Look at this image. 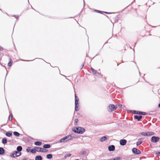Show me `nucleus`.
<instances>
[{"instance_id": "18", "label": "nucleus", "mask_w": 160, "mask_h": 160, "mask_svg": "<svg viewBox=\"0 0 160 160\" xmlns=\"http://www.w3.org/2000/svg\"><path fill=\"white\" fill-rule=\"evenodd\" d=\"M6 135L8 137H10L12 135V133L11 131L7 132L6 133Z\"/></svg>"}, {"instance_id": "33", "label": "nucleus", "mask_w": 160, "mask_h": 160, "mask_svg": "<svg viewBox=\"0 0 160 160\" xmlns=\"http://www.w3.org/2000/svg\"><path fill=\"white\" fill-rule=\"evenodd\" d=\"M31 150V149H30V147H28L26 149V151L27 152H29Z\"/></svg>"}, {"instance_id": "9", "label": "nucleus", "mask_w": 160, "mask_h": 160, "mask_svg": "<svg viewBox=\"0 0 160 160\" xmlns=\"http://www.w3.org/2000/svg\"><path fill=\"white\" fill-rule=\"evenodd\" d=\"M132 151L133 153L136 154H139L141 153V152L140 150L135 148H132Z\"/></svg>"}, {"instance_id": "14", "label": "nucleus", "mask_w": 160, "mask_h": 160, "mask_svg": "<svg viewBox=\"0 0 160 160\" xmlns=\"http://www.w3.org/2000/svg\"><path fill=\"white\" fill-rule=\"evenodd\" d=\"M34 149L35 150L36 152L37 151L38 152H41L42 148H40L37 147H35L34 148Z\"/></svg>"}, {"instance_id": "6", "label": "nucleus", "mask_w": 160, "mask_h": 160, "mask_svg": "<svg viewBox=\"0 0 160 160\" xmlns=\"http://www.w3.org/2000/svg\"><path fill=\"white\" fill-rule=\"evenodd\" d=\"M130 112L134 113V114H140L143 115H145L147 114V113L146 112L138 111L131 110L130 111Z\"/></svg>"}, {"instance_id": "23", "label": "nucleus", "mask_w": 160, "mask_h": 160, "mask_svg": "<svg viewBox=\"0 0 160 160\" xmlns=\"http://www.w3.org/2000/svg\"><path fill=\"white\" fill-rule=\"evenodd\" d=\"M46 157L48 159H50L52 158V155L51 154H49L47 155Z\"/></svg>"}, {"instance_id": "28", "label": "nucleus", "mask_w": 160, "mask_h": 160, "mask_svg": "<svg viewBox=\"0 0 160 160\" xmlns=\"http://www.w3.org/2000/svg\"><path fill=\"white\" fill-rule=\"evenodd\" d=\"M142 142V141H138L137 142L136 144L137 146L140 145Z\"/></svg>"}, {"instance_id": "20", "label": "nucleus", "mask_w": 160, "mask_h": 160, "mask_svg": "<svg viewBox=\"0 0 160 160\" xmlns=\"http://www.w3.org/2000/svg\"><path fill=\"white\" fill-rule=\"evenodd\" d=\"M17 150L18 152H21L22 150V147L21 146H18L17 148Z\"/></svg>"}, {"instance_id": "11", "label": "nucleus", "mask_w": 160, "mask_h": 160, "mask_svg": "<svg viewBox=\"0 0 160 160\" xmlns=\"http://www.w3.org/2000/svg\"><path fill=\"white\" fill-rule=\"evenodd\" d=\"M108 149L110 151H114L115 149V147L114 145L109 146L108 147Z\"/></svg>"}, {"instance_id": "10", "label": "nucleus", "mask_w": 160, "mask_h": 160, "mask_svg": "<svg viewBox=\"0 0 160 160\" xmlns=\"http://www.w3.org/2000/svg\"><path fill=\"white\" fill-rule=\"evenodd\" d=\"M127 142V141L125 139H121L120 141V144L122 146L125 145Z\"/></svg>"}, {"instance_id": "21", "label": "nucleus", "mask_w": 160, "mask_h": 160, "mask_svg": "<svg viewBox=\"0 0 160 160\" xmlns=\"http://www.w3.org/2000/svg\"><path fill=\"white\" fill-rule=\"evenodd\" d=\"M2 142L3 144H5L7 142V140L6 138H3L2 140Z\"/></svg>"}, {"instance_id": "15", "label": "nucleus", "mask_w": 160, "mask_h": 160, "mask_svg": "<svg viewBox=\"0 0 160 160\" xmlns=\"http://www.w3.org/2000/svg\"><path fill=\"white\" fill-rule=\"evenodd\" d=\"M5 149L2 147H0V155H3L5 153Z\"/></svg>"}, {"instance_id": "7", "label": "nucleus", "mask_w": 160, "mask_h": 160, "mask_svg": "<svg viewBox=\"0 0 160 160\" xmlns=\"http://www.w3.org/2000/svg\"><path fill=\"white\" fill-rule=\"evenodd\" d=\"M141 135L143 136H152L154 134L152 132H142L140 133Z\"/></svg>"}, {"instance_id": "44", "label": "nucleus", "mask_w": 160, "mask_h": 160, "mask_svg": "<svg viewBox=\"0 0 160 160\" xmlns=\"http://www.w3.org/2000/svg\"><path fill=\"white\" fill-rule=\"evenodd\" d=\"M6 14H7L9 16V15H8V13H7Z\"/></svg>"}, {"instance_id": "29", "label": "nucleus", "mask_w": 160, "mask_h": 160, "mask_svg": "<svg viewBox=\"0 0 160 160\" xmlns=\"http://www.w3.org/2000/svg\"><path fill=\"white\" fill-rule=\"evenodd\" d=\"M12 114H11L9 115V120L10 121H11L12 119Z\"/></svg>"}, {"instance_id": "38", "label": "nucleus", "mask_w": 160, "mask_h": 160, "mask_svg": "<svg viewBox=\"0 0 160 160\" xmlns=\"http://www.w3.org/2000/svg\"><path fill=\"white\" fill-rule=\"evenodd\" d=\"M156 154L160 156V152H157Z\"/></svg>"}, {"instance_id": "36", "label": "nucleus", "mask_w": 160, "mask_h": 160, "mask_svg": "<svg viewBox=\"0 0 160 160\" xmlns=\"http://www.w3.org/2000/svg\"><path fill=\"white\" fill-rule=\"evenodd\" d=\"M118 106L120 108H122V104H118Z\"/></svg>"}, {"instance_id": "41", "label": "nucleus", "mask_w": 160, "mask_h": 160, "mask_svg": "<svg viewBox=\"0 0 160 160\" xmlns=\"http://www.w3.org/2000/svg\"><path fill=\"white\" fill-rule=\"evenodd\" d=\"M158 106L159 108H160V103L159 104Z\"/></svg>"}, {"instance_id": "35", "label": "nucleus", "mask_w": 160, "mask_h": 160, "mask_svg": "<svg viewBox=\"0 0 160 160\" xmlns=\"http://www.w3.org/2000/svg\"><path fill=\"white\" fill-rule=\"evenodd\" d=\"M104 12L105 13L107 14H109L111 13V12Z\"/></svg>"}, {"instance_id": "4", "label": "nucleus", "mask_w": 160, "mask_h": 160, "mask_svg": "<svg viewBox=\"0 0 160 160\" xmlns=\"http://www.w3.org/2000/svg\"><path fill=\"white\" fill-rule=\"evenodd\" d=\"M117 108L114 105L112 104H110L108 107L107 110L109 112H111L115 110Z\"/></svg>"}, {"instance_id": "30", "label": "nucleus", "mask_w": 160, "mask_h": 160, "mask_svg": "<svg viewBox=\"0 0 160 160\" xmlns=\"http://www.w3.org/2000/svg\"><path fill=\"white\" fill-rule=\"evenodd\" d=\"M78 122V119H76L75 120L74 122H75V125H76L77 124V123Z\"/></svg>"}, {"instance_id": "17", "label": "nucleus", "mask_w": 160, "mask_h": 160, "mask_svg": "<svg viewBox=\"0 0 160 160\" xmlns=\"http://www.w3.org/2000/svg\"><path fill=\"white\" fill-rule=\"evenodd\" d=\"M43 147L45 149H47L49 148L51 146L49 144H45L43 146Z\"/></svg>"}, {"instance_id": "39", "label": "nucleus", "mask_w": 160, "mask_h": 160, "mask_svg": "<svg viewBox=\"0 0 160 160\" xmlns=\"http://www.w3.org/2000/svg\"><path fill=\"white\" fill-rule=\"evenodd\" d=\"M15 16V18H16L17 19H18L19 18V17H18V16H15H15Z\"/></svg>"}, {"instance_id": "3", "label": "nucleus", "mask_w": 160, "mask_h": 160, "mask_svg": "<svg viewBox=\"0 0 160 160\" xmlns=\"http://www.w3.org/2000/svg\"><path fill=\"white\" fill-rule=\"evenodd\" d=\"M72 138V137L71 135H68L61 139L59 142H66L69 140H71Z\"/></svg>"}, {"instance_id": "12", "label": "nucleus", "mask_w": 160, "mask_h": 160, "mask_svg": "<svg viewBox=\"0 0 160 160\" xmlns=\"http://www.w3.org/2000/svg\"><path fill=\"white\" fill-rule=\"evenodd\" d=\"M91 69L93 74L94 75L96 76H98V75L99 74V73L98 72H97L96 70L92 68H91Z\"/></svg>"}, {"instance_id": "27", "label": "nucleus", "mask_w": 160, "mask_h": 160, "mask_svg": "<svg viewBox=\"0 0 160 160\" xmlns=\"http://www.w3.org/2000/svg\"><path fill=\"white\" fill-rule=\"evenodd\" d=\"M30 152L32 153H35L36 152L35 150L33 149H32L30 150Z\"/></svg>"}, {"instance_id": "40", "label": "nucleus", "mask_w": 160, "mask_h": 160, "mask_svg": "<svg viewBox=\"0 0 160 160\" xmlns=\"http://www.w3.org/2000/svg\"><path fill=\"white\" fill-rule=\"evenodd\" d=\"M85 152H86L85 151H83L82 152V155H85Z\"/></svg>"}, {"instance_id": "32", "label": "nucleus", "mask_w": 160, "mask_h": 160, "mask_svg": "<svg viewBox=\"0 0 160 160\" xmlns=\"http://www.w3.org/2000/svg\"><path fill=\"white\" fill-rule=\"evenodd\" d=\"M48 151V150L46 149H43L42 148L41 152H46Z\"/></svg>"}, {"instance_id": "2", "label": "nucleus", "mask_w": 160, "mask_h": 160, "mask_svg": "<svg viewBox=\"0 0 160 160\" xmlns=\"http://www.w3.org/2000/svg\"><path fill=\"white\" fill-rule=\"evenodd\" d=\"M79 99L78 98L77 96L75 94V110L78 111L79 110V106L78 103Z\"/></svg>"}, {"instance_id": "42", "label": "nucleus", "mask_w": 160, "mask_h": 160, "mask_svg": "<svg viewBox=\"0 0 160 160\" xmlns=\"http://www.w3.org/2000/svg\"><path fill=\"white\" fill-rule=\"evenodd\" d=\"M139 139H140V140H142V138H139Z\"/></svg>"}, {"instance_id": "43", "label": "nucleus", "mask_w": 160, "mask_h": 160, "mask_svg": "<svg viewBox=\"0 0 160 160\" xmlns=\"http://www.w3.org/2000/svg\"><path fill=\"white\" fill-rule=\"evenodd\" d=\"M84 66V64L82 65V68Z\"/></svg>"}, {"instance_id": "16", "label": "nucleus", "mask_w": 160, "mask_h": 160, "mask_svg": "<svg viewBox=\"0 0 160 160\" xmlns=\"http://www.w3.org/2000/svg\"><path fill=\"white\" fill-rule=\"evenodd\" d=\"M107 139V137L105 136H104L102 137L100 140V141L102 142H104Z\"/></svg>"}, {"instance_id": "26", "label": "nucleus", "mask_w": 160, "mask_h": 160, "mask_svg": "<svg viewBox=\"0 0 160 160\" xmlns=\"http://www.w3.org/2000/svg\"><path fill=\"white\" fill-rule=\"evenodd\" d=\"M71 154L68 153L65 155L64 156V158H66L68 157H69L71 156Z\"/></svg>"}, {"instance_id": "25", "label": "nucleus", "mask_w": 160, "mask_h": 160, "mask_svg": "<svg viewBox=\"0 0 160 160\" xmlns=\"http://www.w3.org/2000/svg\"><path fill=\"white\" fill-rule=\"evenodd\" d=\"M13 134L15 136H17V137H19L20 135V133L19 132H16V131L14 132H13Z\"/></svg>"}, {"instance_id": "22", "label": "nucleus", "mask_w": 160, "mask_h": 160, "mask_svg": "<svg viewBox=\"0 0 160 160\" xmlns=\"http://www.w3.org/2000/svg\"><path fill=\"white\" fill-rule=\"evenodd\" d=\"M42 143L41 142L39 141H36L35 142L34 144L36 146H40L41 145Z\"/></svg>"}, {"instance_id": "19", "label": "nucleus", "mask_w": 160, "mask_h": 160, "mask_svg": "<svg viewBox=\"0 0 160 160\" xmlns=\"http://www.w3.org/2000/svg\"><path fill=\"white\" fill-rule=\"evenodd\" d=\"M35 160H42V158L41 156L38 155L36 156L35 159Z\"/></svg>"}, {"instance_id": "13", "label": "nucleus", "mask_w": 160, "mask_h": 160, "mask_svg": "<svg viewBox=\"0 0 160 160\" xmlns=\"http://www.w3.org/2000/svg\"><path fill=\"white\" fill-rule=\"evenodd\" d=\"M134 118L135 119H137L138 121H139L142 118V116L141 115L138 116L136 115L134 116Z\"/></svg>"}, {"instance_id": "1", "label": "nucleus", "mask_w": 160, "mask_h": 160, "mask_svg": "<svg viewBox=\"0 0 160 160\" xmlns=\"http://www.w3.org/2000/svg\"><path fill=\"white\" fill-rule=\"evenodd\" d=\"M72 131L75 133L78 134H82L85 131V129L81 127H75L73 128Z\"/></svg>"}, {"instance_id": "24", "label": "nucleus", "mask_w": 160, "mask_h": 160, "mask_svg": "<svg viewBox=\"0 0 160 160\" xmlns=\"http://www.w3.org/2000/svg\"><path fill=\"white\" fill-rule=\"evenodd\" d=\"M9 62L8 63V66L9 67H10L12 65V60L10 58H9Z\"/></svg>"}, {"instance_id": "8", "label": "nucleus", "mask_w": 160, "mask_h": 160, "mask_svg": "<svg viewBox=\"0 0 160 160\" xmlns=\"http://www.w3.org/2000/svg\"><path fill=\"white\" fill-rule=\"evenodd\" d=\"M160 138L159 137L156 136H152L151 138V141L153 143H156L159 140Z\"/></svg>"}, {"instance_id": "34", "label": "nucleus", "mask_w": 160, "mask_h": 160, "mask_svg": "<svg viewBox=\"0 0 160 160\" xmlns=\"http://www.w3.org/2000/svg\"><path fill=\"white\" fill-rule=\"evenodd\" d=\"M96 11L99 13H102V11H99V10H96Z\"/></svg>"}, {"instance_id": "5", "label": "nucleus", "mask_w": 160, "mask_h": 160, "mask_svg": "<svg viewBox=\"0 0 160 160\" xmlns=\"http://www.w3.org/2000/svg\"><path fill=\"white\" fill-rule=\"evenodd\" d=\"M21 153L18 152L17 151H15L13 152H12L10 156L13 158H15L16 157H18L21 156Z\"/></svg>"}, {"instance_id": "31", "label": "nucleus", "mask_w": 160, "mask_h": 160, "mask_svg": "<svg viewBox=\"0 0 160 160\" xmlns=\"http://www.w3.org/2000/svg\"><path fill=\"white\" fill-rule=\"evenodd\" d=\"M120 158L119 157H116L114 158L112 160H120Z\"/></svg>"}, {"instance_id": "37", "label": "nucleus", "mask_w": 160, "mask_h": 160, "mask_svg": "<svg viewBox=\"0 0 160 160\" xmlns=\"http://www.w3.org/2000/svg\"><path fill=\"white\" fill-rule=\"evenodd\" d=\"M3 50V48L0 46V51H2Z\"/></svg>"}]
</instances>
